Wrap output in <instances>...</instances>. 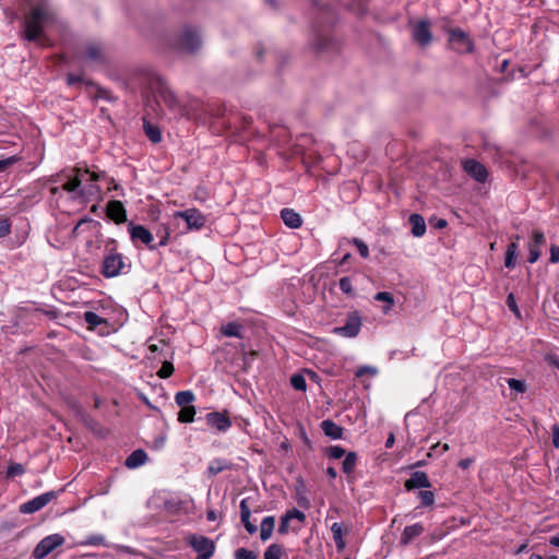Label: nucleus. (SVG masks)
I'll list each match as a JSON object with an SVG mask.
<instances>
[{"mask_svg": "<svg viewBox=\"0 0 559 559\" xmlns=\"http://www.w3.org/2000/svg\"><path fill=\"white\" fill-rule=\"evenodd\" d=\"M289 519L287 518V515H283L281 518V523H280V526H278V533L282 534V535H285L288 533L289 531Z\"/></svg>", "mask_w": 559, "mask_h": 559, "instance_id": "nucleus-53", "label": "nucleus"}, {"mask_svg": "<svg viewBox=\"0 0 559 559\" xmlns=\"http://www.w3.org/2000/svg\"><path fill=\"white\" fill-rule=\"evenodd\" d=\"M56 498L55 491H47L45 493H41L32 500H28L27 502L21 504L20 511L24 514H31L34 512L39 511L44 507H46L51 500Z\"/></svg>", "mask_w": 559, "mask_h": 559, "instance_id": "nucleus-8", "label": "nucleus"}, {"mask_svg": "<svg viewBox=\"0 0 559 559\" xmlns=\"http://www.w3.org/2000/svg\"><path fill=\"white\" fill-rule=\"evenodd\" d=\"M552 443L556 448H559V427L558 426L554 427Z\"/></svg>", "mask_w": 559, "mask_h": 559, "instance_id": "nucleus-57", "label": "nucleus"}, {"mask_svg": "<svg viewBox=\"0 0 559 559\" xmlns=\"http://www.w3.org/2000/svg\"><path fill=\"white\" fill-rule=\"evenodd\" d=\"M20 160V157L17 156H10L5 159H0V173H3L4 170H7L10 166H12L13 164H15L16 162Z\"/></svg>", "mask_w": 559, "mask_h": 559, "instance_id": "nucleus-49", "label": "nucleus"}, {"mask_svg": "<svg viewBox=\"0 0 559 559\" xmlns=\"http://www.w3.org/2000/svg\"><path fill=\"white\" fill-rule=\"evenodd\" d=\"M509 388L518 393H524L526 391V383L523 380L510 378L507 380Z\"/></svg>", "mask_w": 559, "mask_h": 559, "instance_id": "nucleus-41", "label": "nucleus"}, {"mask_svg": "<svg viewBox=\"0 0 559 559\" xmlns=\"http://www.w3.org/2000/svg\"><path fill=\"white\" fill-rule=\"evenodd\" d=\"M331 532L333 534V539L337 549H343L345 547V540L343 539V526L341 523H333L331 526Z\"/></svg>", "mask_w": 559, "mask_h": 559, "instance_id": "nucleus-33", "label": "nucleus"}, {"mask_svg": "<svg viewBox=\"0 0 559 559\" xmlns=\"http://www.w3.org/2000/svg\"><path fill=\"white\" fill-rule=\"evenodd\" d=\"M194 416H195L194 406L181 407L180 412L178 413V421L192 423L194 420Z\"/></svg>", "mask_w": 559, "mask_h": 559, "instance_id": "nucleus-35", "label": "nucleus"}, {"mask_svg": "<svg viewBox=\"0 0 559 559\" xmlns=\"http://www.w3.org/2000/svg\"><path fill=\"white\" fill-rule=\"evenodd\" d=\"M147 460V454L143 450L133 451L126 460V466L128 468H136L143 465Z\"/></svg>", "mask_w": 559, "mask_h": 559, "instance_id": "nucleus-27", "label": "nucleus"}, {"mask_svg": "<svg viewBox=\"0 0 559 559\" xmlns=\"http://www.w3.org/2000/svg\"><path fill=\"white\" fill-rule=\"evenodd\" d=\"M144 131L147 138L153 143H159L162 141V133L157 126L151 124L147 121H144Z\"/></svg>", "mask_w": 559, "mask_h": 559, "instance_id": "nucleus-32", "label": "nucleus"}, {"mask_svg": "<svg viewBox=\"0 0 559 559\" xmlns=\"http://www.w3.org/2000/svg\"><path fill=\"white\" fill-rule=\"evenodd\" d=\"M86 62L104 63L106 61L103 48L98 44H87L82 57Z\"/></svg>", "mask_w": 559, "mask_h": 559, "instance_id": "nucleus-17", "label": "nucleus"}, {"mask_svg": "<svg viewBox=\"0 0 559 559\" xmlns=\"http://www.w3.org/2000/svg\"><path fill=\"white\" fill-rule=\"evenodd\" d=\"M168 237H169V234L166 231L165 235L163 236V238L160 239L158 246H166L167 242H168Z\"/></svg>", "mask_w": 559, "mask_h": 559, "instance_id": "nucleus-64", "label": "nucleus"}, {"mask_svg": "<svg viewBox=\"0 0 559 559\" xmlns=\"http://www.w3.org/2000/svg\"><path fill=\"white\" fill-rule=\"evenodd\" d=\"M202 40L198 31L193 27H185L179 36L177 46L180 50L195 52L201 47Z\"/></svg>", "mask_w": 559, "mask_h": 559, "instance_id": "nucleus-5", "label": "nucleus"}, {"mask_svg": "<svg viewBox=\"0 0 559 559\" xmlns=\"http://www.w3.org/2000/svg\"><path fill=\"white\" fill-rule=\"evenodd\" d=\"M131 269V262L116 249V241L111 240L106 245L102 263V275L106 278L117 277L127 274Z\"/></svg>", "mask_w": 559, "mask_h": 559, "instance_id": "nucleus-2", "label": "nucleus"}, {"mask_svg": "<svg viewBox=\"0 0 559 559\" xmlns=\"http://www.w3.org/2000/svg\"><path fill=\"white\" fill-rule=\"evenodd\" d=\"M326 455L330 459L337 460V459H341L342 456L346 455V451L344 448H342L340 445H331L326 449Z\"/></svg>", "mask_w": 559, "mask_h": 559, "instance_id": "nucleus-42", "label": "nucleus"}, {"mask_svg": "<svg viewBox=\"0 0 559 559\" xmlns=\"http://www.w3.org/2000/svg\"><path fill=\"white\" fill-rule=\"evenodd\" d=\"M321 429L324 435L331 439L337 440L343 437V428L331 419L323 420L321 423Z\"/></svg>", "mask_w": 559, "mask_h": 559, "instance_id": "nucleus-23", "label": "nucleus"}, {"mask_svg": "<svg viewBox=\"0 0 559 559\" xmlns=\"http://www.w3.org/2000/svg\"><path fill=\"white\" fill-rule=\"evenodd\" d=\"M129 234L132 241H141L146 245L150 249H155L156 246L152 245L154 237L152 233L142 225L129 224Z\"/></svg>", "mask_w": 559, "mask_h": 559, "instance_id": "nucleus-12", "label": "nucleus"}, {"mask_svg": "<svg viewBox=\"0 0 559 559\" xmlns=\"http://www.w3.org/2000/svg\"><path fill=\"white\" fill-rule=\"evenodd\" d=\"M84 320L91 328H96L105 322L103 318L93 311H86L84 313Z\"/></svg>", "mask_w": 559, "mask_h": 559, "instance_id": "nucleus-39", "label": "nucleus"}, {"mask_svg": "<svg viewBox=\"0 0 559 559\" xmlns=\"http://www.w3.org/2000/svg\"><path fill=\"white\" fill-rule=\"evenodd\" d=\"M549 544L554 547L559 548V535L551 536L549 538Z\"/></svg>", "mask_w": 559, "mask_h": 559, "instance_id": "nucleus-62", "label": "nucleus"}, {"mask_svg": "<svg viewBox=\"0 0 559 559\" xmlns=\"http://www.w3.org/2000/svg\"><path fill=\"white\" fill-rule=\"evenodd\" d=\"M223 335L227 337H242V325L237 322H229L221 328Z\"/></svg>", "mask_w": 559, "mask_h": 559, "instance_id": "nucleus-29", "label": "nucleus"}, {"mask_svg": "<svg viewBox=\"0 0 559 559\" xmlns=\"http://www.w3.org/2000/svg\"><path fill=\"white\" fill-rule=\"evenodd\" d=\"M290 384L297 391L304 392L307 389L306 379L301 374H293L290 377Z\"/></svg>", "mask_w": 559, "mask_h": 559, "instance_id": "nucleus-40", "label": "nucleus"}, {"mask_svg": "<svg viewBox=\"0 0 559 559\" xmlns=\"http://www.w3.org/2000/svg\"><path fill=\"white\" fill-rule=\"evenodd\" d=\"M107 216L116 224H121L127 221V212L121 201L114 200L107 204Z\"/></svg>", "mask_w": 559, "mask_h": 559, "instance_id": "nucleus-15", "label": "nucleus"}, {"mask_svg": "<svg viewBox=\"0 0 559 559\" xmlns=\"http://www.w3.org/2000/svg\"><path fill=\"white\" fill-rule=\"evenodd\" d=\"M474 460L473 459H464V460H461L459 462V466L462 468V469H467L472 464H473Z\"/></svg>", "mask_w": 559, "mask_h": 559, "instance_id": "nucleus-58", "label": "nucleus"}, {"mask_svg": "<svg viewBox=\"0 0 559 559\" xmlns=\"http://www.w3.org/2000/svg\"><path fill=\"white\" fill-rule=\"evenodd\" d=\"M83 546H108L105 536L102 534H93L85 540L81 542Z\"/></svg>", "mask_w": 559, "mask_h": 559, "instance_id": "nucleus-37", "label": "nucleus"}, {"mask_svg": "<svg viewBox=\"0 0 559 559\" xmlns=\"http://www.w3.org/2000/svg\"><path fill=\"white\" fill-rule=\"evenodd\" d=\"M88 222H91V219H87V218H82V219H80V221L78 222V224L74 226V228H73V231H72V233H73L74 235H76V234L79 233V229L81 228V226H82L83 224H85V223H88Z\"/></svg>", "mask_w": 559, "mask_h": 559, "instance_id": "nucleus-59", "label": "nucleus"}, {"mask_svg": "<svg viewBox=\"0 0 559 559\" xmlns=\"http://www.w3.org/2000/svg\"><path fill=\"white\" fill-rule=\"evenodd\" d=\"M86 91L93 99H105L110 103L117 100V97L114 96L108 90L95 85L94 83H86Z\"/></svg>", "mask_w": 559, "mask_h": 559, "instance_id": "nucleus-20", "label": "nucleus"}, {"mask_svg": "<svg viewBox=\"0 0 559 559\" xmlns=\"http://www.w3.org/2000/svg\"><path fill=\"white\" fill-rule=\"evenodd\" d=\"M357 454L355 452H348L342 463V469L345 474H350L357 464Z\"/></svg>", "mask_w": 559, "mask_h": 559, "instance_id": "nucleus-34", "label": "nucleus"}, {"mask_svg": "<svg viewBox=\"0 0 559 559\" xmlns=\"http://www.w3.org/2000/svg\"><path fill=\"white\" fill-rule=\"evenodd\" d=\"M75 174L73 177L67 176L68 180L62 185V190L69 193H75L76 197H83L84 190L82 189V181L84 175H90L91 181H98L102 177L100 173L90 171L88 169L73 168Z\"/></svg>", "mask_w": 559, "mask_h": 559, "instance_id": "nucleus-3", "label": "nucleus"}, {"mask_svg": "<svg viewBox=\"0 0 559 559\" xmlns=\"http://www.w3.org/2000/svg\"><path fill=\"white\" fill-rule=\"evenodd\" d=\"M326 475H328L331 479L336 478V476H337L336 469H335L334 467H332V466H329V467L326 468Z\"/></svg>", "mask_w": 559, "mask_h": 559, "instance_id": "nucleus-60", "label": "nucleus"}, {"mask_svg": "<svg viewBox=\"0 0 559 559\" xmlns=\"http://www.w3.org/2000/svg\"><path fill=\"white\" fill-rule=\"evenodd\" d=\"M258 554L246 548H238L235 551V559H257Z\"/></svg>", "mask_w": 559, "mask_h": 559, "instance_id": "nucleus-43", "label": "nucleus"}, {"mask_svg": "<svg viewBox=\"0 0 559 559\" xmlns=\"http://www.w3.org/2000/svg\"><path fill=\"white\" fill-rule=\"evenodd\" d=\"M281 217L284 224L289 228H298L302 223L300 215L293 209H283L281 211Z\"/></svg>", "mask_w": 559, "mask_h": 559, "instance_id": "nucleus-22", "label": "nucleus"}, {"mask_svg": "<svg viewBox=\"0 0 559 559\" xmlns=\"http://www.w3.org/2000/svg\"><path fill=\"white\" fill-rule=\"evenodd\" d=\"M285 515H287V518L289 520H293V519H296L298 520L299 522H304L306 520V515L304 512L297 510V509H293V510H288Z\"/></svg>", "mask_w": 559, "mask_h": 559, "instance_id": "nucleus-52", "label": "nucleus"}, {"mask_svg": "<svg viewBox=\"0 0 559 559\" xmlns=\"http://www.w3.org/2000/svg\"><path fill=\"white\" fill-rule=\"evenodd\" d=\"M550 262L551 263H558L559 262V247L558 246H551L550 248Z\"/></svg>", "mask_w": 559, "mask_h": 559, "instance_id": "nucleus-56", "label": "nucleus"}, {"mask_svg": "<svg viewBox=\"0 0 559 559\" xmlns=\"http://www.w3.org/2000/svg\"><path fill=\"white\" fill-rule=\"evenodd\" d=\"M430 27L431 24L429 21H419L413 28V39L423 47L429 45L432 40V33Z\"/></svg>", "mask_w": 559, "mask_h": 559, "instance_id": "nucleus-9", "label": "nucleus"}, {"mask_svg": "<svg viewBox=\"0 0 559 559\" xmlns=\"http://www.w3.org/2000/svg\"><path fill=\"white\" fill-rule=\"evenodd\" d=\"M465 173L478 182H485L488 177L486 167L476 159H467L463 163Z\"/></svg>", "mask_w": 559, "mask_h": 559, "instance_id": "nucleus-13", "label": "nucleus"}, {"mask_svg": "<svg viewBox=\"0 0 559 559\" xmlns=\"http://www.w3.org/2000/svg\"><path fill=\"white\" fill-rule=\"evenodd\" d=\"M53 20V12L46 3L34 5L24 16L22 37L45 45V27Z\"/></svg>", "mask_w": 559, "mask_h": 559, "instance_id": "nucleus-1", "label": "nucleus"}, {"mask_svg": "<svg viewBox=\"0 0 559 559\" xmlns=\"http://www.w3.org/2000/svg\"><path fill=\"white\" fill-rule=\"evenodd\" d=\"M205 419L209 426L217 429L218 431H226L231 426L230 419L218 412L209 413Z\"/></svg>", "mask_w": 559, "mask_h": 559, "instance_id": "nucleus-16", "label": "nucleus"}, {"mask_svg": "<svg viewBox=\"0 0 559 559\" xmlns=\"http://www.w3.org/2000/svg\"><path fill=\"white\" fill-rule=\"evenodd\" d=\"M11 231V224L9 219L0 221V238L8 236Z\"/></svg>", "mask_w": 559, "mask_h": 559, "instance_id": "nucleus-54", "label": "nucleus"}, {"mask_svg": "<svg viewBox=\"0 0 559 559\" xmlns=\"http://www.w3.org/2000/svg\"><path fill=\"white\" fill-rule=\"evenodd\" d=\"M431 486L425 472H414L409 479L405 481V488L413 490L416 488H429Z\"/></svg>", "mask_w": 559, "mask_h": 559, "instance_id": "nucleus-18", "label": "nucleus"}, {"mask_svg": "<svg viewBox=\"0 0 559 559\" xmlns=\"http://www.w3.org/2000/svg\"><path fill=\"white\" fill-rule=\"evenodd\" d=\"M419 499L421 500V506L430 507L435 502V495L432 491L424 490L418 493Z\"/></svg>", "mask_w": 559, "mask_h": 559, "instance_id": "nucleus-45", "label": "nucleus"}, {"mask_svg": "<svg viewBox=\"0 0 559 559\" xmlns=\"http://www.w3.org/2000/svg\"><path fill=\"white\" fill-rule=\"evenodd\" d=\"M158 97L169 107L175 108L178 105V99L174 92L164 83L159 84Z\"/></svg>", "mask_w": 559, "mask_h": 559, "instance_id": "nucleus-24", "label": "nucleus"}, {"mask_svg": "<svg viewBox=\"0 0 559 559\" xmlns=\"http://www.w3.org/2000/svg\"><path fill=\"white\" fill-rule=\"evenodd\" d=\"M275 527V516H265L260 525V538L262 542H266L271 536Z\"/></svg>", "mask_w": 559, "mask_h": 559, "instance_id": "nucleus-25", "label": "nucleus"}, {"mask_svg": "<svg viewBox=\"0 0 559 559\" xmlns=\"http://www.w3.org/2000/svg\"><path fill=\"white\" fill-rule=\"evenodd\" d=\"M366 373L374 374L376 369L372 367H368V366H361L360 368L357 369L356 377H362Z\"/></svg>", "mask_w": 559, "mask_h": 559, "instance_id": "nucleus-55", "label": "nucleus"}, {"mask_svg": "<svg viewBox=\"0 0 559 559\" xmlns=\"http://www.w3.org/2000/svg\"><path fill=\"white\" fill-rule=\"evenodd\" d=\"M195 400L192 391H179L175 395V401L178 406L186 407L191 406L190 404Z\"/></svg>", "mask_w": 559, "mask_h": 559, "instance_id": "nucleus-31", "label": "nucleus"}, {"mask_svg": "<svg viewBox=\"0 0 559 559\" xmlns=\"http://www.w3.org/2000/svg\"><path fill=\"white\" fill-rule=\"evenodd\" d=\"M519 240H520V236H515L514 240L507 247L504 265L508 269H513L515 266V257H516L518 250H519V245H518Z\"/></svg>", "mask_w": 559, "mask_h": 559, "instance_id": "nucleus-26", "label": "nucleus"}, {"mask_svg": "<svg viewBox=\"0 0 559 559\" xmlns=\"http://www.w3.org/2000/svg\"><path fill=\"white\" fill-rule=\"evenodd\" d=\"M229 465L226 461L224 460H214L210 463L209 467H207V471L211 475H217L219 474L221 472L225 471L226 468H228Z\"/></svg>", "mask_w": 559, "mask_h": 559, "instance_id": "nucleus-38", "label": "nucleus"}, {"mask_svg": "<svg viewBox=\"0 0 559 559\" xmlns=\"http://www.w3.org/2000/svg\"><path fill=\"white\" fill-rule=\"evenodd\" d=\"M532 241L528 243V263L533 264L535 263L540 254H542V247L546 243V238L543 231L540 230H534L532 234Z\"/></svg>", "mask_w": 559, "mask_h": 559, "instance_id": "nucleus-11", "label": "nucleus"}, {"mask_svg": "<svg viewBox=\"0 0 559 559\" xmlns=\"http://www.w3.org/2000/svg\"><path fill=\"white\" fill-rule=\"evenodd\" d=\"M362 320L357 311H352L347 314L346 322L342 326H335L333 333L344 337H356L361 329Z\"/></svg>", "mask_w": 559, "mask_h": 559, "instance_id": "nucleus-4", "label": "nucleus"}, {"mask_svg": "<svg viewBox=\"0 0 559 559\" xmlns=\"http://www.w3.org/2000/svg\"><path fill=\"white\" fill-rule=\"evenodd\" d=\"M67 82L71 86L76 85V84H84L86 86V83H90L88 81H85L82 75H75V74H68Z\"/></svg>", "mask_w": 559, "mask_h": 559, "instance_id": "nucleus-51", "label": "nucleus"}, {"mask_svg": "<svg viewBox=\"0 0 559 559\" xmlns=\"http://www.w3.org/2000/svg\"><path fill=\"white\" fill-rule=\"evenodd\" d=\"M189 544L200 556L211 557L215 549L213 542L201 535L190 536Z\"/></svg>", "mask_w": 559, "mask_h": 559, "instance_id": "nucleus-10", "label": "nucleus"}, {"mask_svg": "<svg viewBox=\"0 0 559 559\" xmlns=\"http://www.w3.org/2000/svg\"><path fill=\"white\" fill-rule=\"evenodd\" d=\"M340 289L347 295L353 294V284L349 277H342L338 282Z\"/></svg>", "mask_w": 559, "mask_h": 559, "instance_id": "nucleus-47", "label": "nucleus"}, {"mask_svg": "<svg viewBox=\"0 0 559 559\" xmlns=\"http://www.w3.org/2000/svg\"><path fill=\"white\" fill-rule=\"evenodd\" d=\"M394 441H395L394 435L390 433L385 441V448H388V449L392 448L394 444Z\"/></svg>", "mask_w": 559, "mask_h": 559, "instance_id": "nucleus-61", "label": "nucleus"}, {"mask_svg": "<svg viewBox=\"0 0 559 559\" xmlns=\"http://www.w3.org/2000/svg\"><path fill=\"white\" fill-rule=\"evenodd\" d=\"M409 223L412 225V234L415 237H421L426 233V223L421 215L412 214L409 216Z\"/></svg>", "mask_w": 559, "mask_h": 559, "instance_id": "nucleus-28", "label": "nucleus"}, {"mask_svg": "<svg viewBox=\"0 0 559 559\" xmlns=\"http://www.w3.org/2000/svg\"><path fill=\"white\" fill-rule=\"evenodd\" d=\"M283 552L284 549L280 544H271L264 552V559H281Z\"/></svg>", "mask_w": 559, "mask_h": 559, "instance_id": "nucleus-36", "label": "nucleus"}, {"mask_svg": "<svg viewBox=\"0 0 559 559\" xmlns=\"http://www.w3.org/2000/svg\"><path fill=\"white\" fill-rule=\"evenodd\" d=\"M352 241L356 246V248L358 249L360 255L362 258L367 259L369 257V248H368V246L362 240H360L359 238H353Z\"/></svg>", "mask_w": 559, "mask_h": 559, "instance_id": "nucleus-48", "label": "nucleus"}, {"mask_svg": "<svg viewBox=\"0 0 559 559\" xmlns=\"http://www.w3.org/2000/svg\"><path fill=\"white\" fill-rule=\"evenodd\" d=\"M63 543L64 538L60 534H51L49 536H46L35 547L33 551V557L35 559H44L46 556H48Z\"/></svg>", "mask_w": 559, "mask_h": 559, "instance_id": "nucleus-6", "label": "nucleus"}, {"mask_svg": "<svg viewBox=\"0 0 559 559\" xmlns=\"http://www.w3.org/2000/svg\"><path fill=\"white\" fill-rule=\"evenodd\" d=\"M425 532V527L421 523H415L404 528L401 534L400 544L403 546L408 545L414 538L420 536Z\"/></svg>", "mask_w": 559, "mask_h": 559, "instance_id": "nucleus-19", "label": "nucleus"}, {"mask_svg": "<svg viewBox=\"0 0 559 559\" xmlns=\"http://www.w3.org/2000/svg\"><path fill=\"white\" fill-rule=\"evenodd\" d=\"M240 508V520L245 525L247 532L252 535L257 533L258 527L250 521L251 510L248 504V499H242L239 504Z\"/></svg>", "mask_w": 559, "mask_h": 559, "instance_id": "nucleus-21", "label": "nucleus"}, {"mask_svg": "<svg viewBox=\"0 0 559 559\" xmlns=\"http://www.w3.org/2000/svg\"><path fill=\"white\" fill-rule=\"evenodd\" d=\"M25 472L24 467L22 464L20 463H12L9 465L8 469H7V475L9 477H14V476H21L23 475Z\"/></svg>", "mask_w": 559, "mask_h": 559, "instance_id": "nucleus-46", "label": "nucleus"}, {"mask_svg": "<svg viewBox=\"0 0 559 559\" xmlns=\"http://www.w3.org/2000/svg\"><path fill=\"white\" fill-rule=\"evenodd\" d=\"M507 305L509 309L516 316L520 317V310L515 301V297L512 293H510L507 297Z\"/></svg>", "mask_w": 559, "mask_h": 559, "instance_id": "nucleus-50", "label": "nucleus"}, {"mask_svg": "<svg viewBox=\"0 0 559 559\" xmlns=\"http://www.w3.org/2000/svg\"><path fill=\"white\" fill-rule=\"evenodd\" d=\"M450 41L460 52H471L473 49V44L469 37L459 28L450 32Z\"/></svg>", "mask_w": 559, "mask_h": 559, "instance_id": "nucleus-14", "label": "nucleus"}, {"mask_svg": "<svg viewBox=\"0 0 559 559\" xmlns=\"http://www.w3.org/2000/svg\"><path fill=\"white\" fill-rule=\"evenodd\" d=\"M206 519H207L209 521H216V519H217V514H216V512H215L214 510H209V511L206 512Z\"/></svg>", "mask_w": 559, "mask_h": 559, "instance_id": "nucleus-63", "label": "nucleus"}, {"mask_svg": "<svg viewBox=\"0 0 559 559\" xmlns=\"http://www.w3.org/2000/svg\"><path fill=\"white\" fill-rule=\"evenodd\" d=\"M374 299L377 301H383V304H385L382 308V312L384 314H388L393 306H394V297L391 293L389 292H379L374 295Z\"/></svg>", "mask_w": 559, "mask_h": 559, "instance_id": "nucleus-30", "label": "nucleus"}, {"mask_svg": "<svg viewBox=\"0 0 559 559\" xmlns=\"http://www.w3.org/2000/svg\"><path fill=\"white\" fill-rule=\"evenodd\" d=\"M174 366L169 361H164L160 369L157 372V376L162 379H167L174 373Z\"/></svg>", "mask_w": 559, "mask_h": 559, "instance_id": "nucleus-44", "label": "nucleus"}, {"mask_svg": "<svg viewBox=\"0 0 559 559\" xmlns=\"http://www.w3.org/2000/svg\"><path fill=\"white\" fill-rule=\"evenodd\" d=\"M175 218H182L187 224L188 230H200L205 225V216L195 207L186 211H178L174 214Z\"/></svg>", "mask_w": 559, "mask_h": 559, "instance_id": "nucleus-7", "label": "nucleus"}]
</instances>
